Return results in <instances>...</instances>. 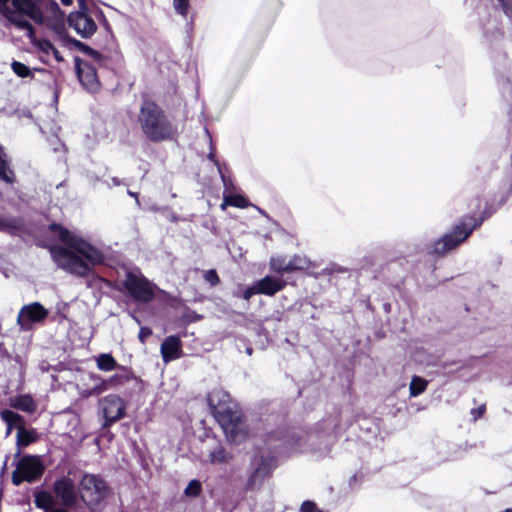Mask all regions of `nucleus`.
I'll return each mask as SVG.
<instances>
[{"label": "nucleus", "instance_id": "nucleus-17", "mask_svg": "<svg viewBox=\"0 0 512 512\" xmlns=\"http://www.w3.org/2000/svg\"><path fill=\"white\" fill-rule=\"evenodd\" d=\"M116 373L108 379L101 380V383L95 387L97 393H101L109 388L122 386L130 380L135 379L132 371L124 366H118Z\"/></svg>", "mask_w": 512, "mask_h": 512}, {"label": "nucleus", "instance_id": "nucleus-7", "mask_svg": "<svg viewBox=\"0 0 512 512\" xmlns=\"http://www.w3.org/2000/svg\"><path fill=\"white\" fill-rule=\"evenodd\" d=\"M478 225H480V223H478L475 218L470 216L464 217L450 233L444 235L433 244L431 252L439 256L444 255L465 241Z\"/></svg>", "mask_w": 512, "mask_h": 512}, {"label": "nucleus", "instance_id": "nucleus-18", "mask_svg": "<svg viewBox=\"0 0 512 512\" xmlns=\"http://www.w3.org/2000/svg\"><path fill=\"white\" fill-rule=\"evenodd\" d=\"M162 359L165 363L179 359L182 356V344L178 337L168 336L160 347Z\"/></svg>", "mask_w": 512, "mask_h": 512}, {"label": "nucleus", "instance_id": "nucleus-1", "mask_svg": "<svg viewBox=\"0 0 512 512\" xmlns=\"http://www.w3.org/2000/svg\"><path fill=\"white\" fill-rule=\"evenodd\" d=\"M0 13L7 22L26 32L32 45L42 53L41 58L53 55L57 62L63 57L47 39L37 38L28 19L45 26L58 35L65 28V15L54 0H0Z\"/></svg>", "mask_w": 512, "mask_h": 512}, {"label": "nucleus", "instance_id": "nucleus-40", "mask_svg": "<svg viewBox=\"0 0 512 512\" xmlns=\"http://www.w3.org/2000/svg\"><path fill=\"white\" fill-rule=\"evenodd\" d=\"M208 159L212 162H214V164L217 166V168L219 169V166H221V164L219 163V161L216 159V156H215V149L214 147L211 145L210 146V152L208 154Z\"/></svg>", "mask_w": 512, "mask_h": 512}, {"label": "nucleus", "instance_id": "nucleus-9", "mask_svg": "<svg viewBox=\"0 0 512 512\" xmlns=\"http://www.w3.org/2000/svg\"><path fill=\"white\" fill-rule=\"evenodd\" d=\"M44 472L38 456L25 455L19 459L16 464V469L12 473V483L19 486L24 481L33 482L39 478Z\"/></svg>", "mask_w": 512, "mask_h": 512}, {"label": "nucleus", "instance_id": "nucleus-3", "mask_svg": "<svg viewBox=\"0 0 512 512\" xmlns=\"http://www.w3.org/2000/svg\"><path fill=\"white\" fill-rule=\"evenodd\" d=\"M303 437L295 431H276L267 436L265 445L268 451L260 449L251 461V473L249 474L245 489L247 491L259 490L264 481L271 475L276 467L275 457L271 451L277 453H292L303 451Z\"/></svg>", "mask_w": 512, "mask_h": 512}, {"label": "nucleus", "instance_id": "nucleus-5", "mask_svg": "<svg viewBox=\"0 0 512 512\" xmlns=\"http://www.w3.org/2000/svg\"><path fill=\"white\" fill-rule=\"evenodd\" d=\"M138 119L143 134L151 142L171 140L176 134V126L165 112L152 101H145L142 104Z\"/></svg>", "mask_w": 512, "mask_h": 512}, {"label": "nucleus", "instance_id": "nucleus-13", "mask_svg": "<svg viewBox=\"0 0 512 512\" xmlns=\"http://www.w3.org/2000/svg\"><path fill=\"white\" fill-rule=\"evenodd\" d=\"M309 259L304 255H294L289 259L286 256H275L270 259V269L279 275L303 270L309 266Z\"/></svg>", "mask_w": 512, "mask_h": 512}, {"label": "nucleus", "instance_id": "nucleus-28", "mask_svg": "<svg viewBox=\"0 0 512 512\" xmlns=\"http://www.w3.org/2000/svg\"><path fill=\"white\" fill-rule=\"evenodd\" d=\"M202 492L201 482L197 479L191 480L184 489V495L187 497H198Z\"/></svg>", "mask_w": 512, "mask_h": 512}, {"label": "nucleus", "instance_id": "nucleus-37", "mask_svg": "<svg viewBox=\"0 0 512 512\" xmlns=\"http://www.w3.org/2000/svg\"><path fill=\"white\" fill-rule=\"evenodd\" d=\"M485 409V405H481L475 409H472L471 415L473 416V420L476 421L478 418H480L484 414Z\"/></svg>", "mask_w": 512, "mask_h": 512}, {"label": "nucleus", "instance_id": "nucleus-26", "mask_svg": "<svg viewBox=\"0 0 512 512\" xmlns=\"http://www.w3.org/2000/svg\"><path fill=\"white\" fill-rule=\"evenodd\" d=\"M249 203L242 195H224L223 203L221 208L225 209L226 206H234L238 208H246Z\"/></svg>", "mask_w": 512, "mask_h": 512}, {"label": "nucleus", "instance_id": "nucleus-8", "mask_svg": "<svg viewBox=\"0 0 512 512\" xmlns=\"http://www.w3.org/2000/svg\"><path fill=\"white\" fill-rule=\"evenodd\" d=\"M123 285L131 298L142 303L153 300L157 288L139 270L128 271Z\"/></svg>", "mask_w": 512, "mask_h": 512}, {"label": "nucleus", "instance_id": "nucleus-47", "mask_svg": "<svg viewBox=\"0 0 512 512\" xmlns=\"http://www.w3.org/2000/svg\"><path fill=\"white\" fill-rule=\"evenodd\" d=\"M77 1H78L79 5H81V6H82V5H83V2H84L85 0H77Z\"/></svg>", "mask_w": 512, "mask_h": 512}, {"label": "nucleus", "instance_id": "nucleus-24", "mask_svg": "<svg viewBox=\"0 0 512 512\" xmlns=\"http://www.w3.org/2000/svg\"><path fill=\"white\" fill-rule=\"evenodd\" d=\"M97 368L101 371L110 372L118 368L115 358L109 353L100 354L96 358Z\"/></svg>", "mask_w": 512, "mask_h": 512}, {"label": "nucleus", "instance_id": "nucleus-10", "mask_svg": "<svg viewBox=\"0 0 512 512\" xmlns=\"http://www.w3.org/2000/svg\"><path fill=\"white\" fill-rule=\"evenodd\" d=\"M99 409L104 418L103 426L108 427L125 416L126 404L120 396L110 394L99 400Z\"/></svg>", "mask_w": 512, "mask_h": 512}, {"label": "nucleus", "instance_id": "nucleus-2", "mask_svg": "<svg viewBox=\"0 0 512 512\" xmlns=\"http://www.w3.org/2000/svg\"><path fill=\"white\" fill-rule=\"evenodd\" d=\"M50 229L57 233L65 245L50 247L51 257L60 269L78 277H85L92 266L103 262V253L87 241L57 224L50 225Z\"/></svg>", "mask_w": 512, "mask_h": 512}, {"label": "nucleus", "instance_id": "nucleus-15", "mask_svg": "<svg viewBox=\"0 0 512 512\" xmlns=\"http://www.w3.org/2000/svg\"><path fill=\"white\" fill-rule=\"evenodd\" d=\"M233 460V453L221 442L212 438L207 443L206 463L211 465H227Z\"/></svg>", "mask_w": 512, "mask_h": 512}, {"label": "nucleus", "instance_id": "nucleus-32", "mask_svg": "<svg viewBox=\"0 0 512 512\" xmlns=\"http://www.w3.org/2000/svg\"><path fill=\"white\" fill-rule=\"evenodd\" d=\"M204 279L210 283L211 286H215L216 284L219 283V277H218V274L216 272V270L214 269H210V270H207L205 273H204Z\"/></svg>", "mask_w": 512, "mask_h": 512}, {"label": "nucleus", "instance_id": "nucleus-45", "mask_svg": "<svg viewBox=\"0 0 512 512\" xmlns=\"http://www.w3.org/2000/svg\"><path fill=\"white\" fill-rule=\"evenodd\" d=\"M252 351H253V350H252V348H251V347H248V348L246 349V353H247L248 355H251V354H252Z\"/></svg>", "mask_w": 512, "mask_h": 512}, {"label": "nucleus", "instance_id": "nucleus-44", "mask_svg": "<svg viewBox=\"0 0 512 512\" xmlns=\"http://www.w3.org/2000/svg\"><path fill=\"white\" fill-rule=\"evenodd\" d=\"M61 2L66 5V6H69L73 3V0H61Z\"/></svg>", "mask_w": 512, "mask_h": 512}, {"label": "nucleus", "instance_id": "nucleus-31", "mask_svg": "<svg viewBox=\"0 0 512 512\" xmlns=\"http://www.w3.org/2000/svg\"><path fill=\"white\" fill-rule=\"evenodd\" d=\"M174 8L177 13L185 16L188 11V0H173Z\"/></svg>", "mask_w": 512, "mask_h": 512}, {"label": "nucleus", "instance_id": "nucleus-42", "mask_svg": "<svg viewBox=\"0 0 512 512\" xmlns=\"http://www.w3.org/2000/svg\"><path fill=\"white\" fill-rule=\"evenodd\" d=\"M112 182L114 186H119L121 184V181L117 177H113Z\"/></svg>", "mask_w": 512, "mask_h": 512}, {"label": "nucleus", "instance_id": "nucleus-41", "mask_svg": "<svg viewBox=\"0 0 512 512\" xmlns=\"http://www.w3.org/2000/svg\"><path fill=\"white\" fill-rule=\"evenodd\" d=\"M12 422H5L7 428H6V436H9L12 432V430H14V427L13 425L11 424Z\"/></svg>", "mask_w": 512, "mask_h": 512}, {"label": "nucleus", "instance_id": "nucleus-43", "mask_svg": "<svg viewBox=\"0 0 512 512\" xmlns=\"http://www.w3.org/2000/svg\"><path fill=\"white\" fill-rule=\"evenodd\" d=\"M128 194H129L130 196H132V197H135V198H136V202H137V204H139L138 196H137V194H136V193H134V192H132V191H130V190H129V191H128Z\"/></svg>", "mask_w": 512, "mask_h": 512}, {"label": "nucleus", "instance_id": "nucleus-49", "mask_svg": "<svg viewBox=\"0 0 512 512\" xmlns=\"http://www.w3.org/2000/svg\"><path fill=\"white\" fill-rule=\"evenodd\" d=\"M505 512H512V509H507Z\"/></svg>", "mask_w": 512, "mask_h": 512}, {"label": "nucleus", "instance_id": "nucleus-19", "mask_svg": "<svg viewBox=\"0 0 512 512\" xmlns=\"http://www.w3.org/2000/svg\"><path fill=\"white\" fill-rule=\"evenodd\" d=\"M255 284L259 294L267 296L275 295L286 286V282L282 278L273 276H265L264 278L256 281Z\"/></svg>", "mask_w": 512, "mask_h": 512}, {"label": "nucleus", "instance_id": "nucleus-27", "mask_svg": "<svg viewBox=\"0 0 512 512\" xmlns=\"http://www.w3.org/2000/svg\"><path fill=\"white\" fill-rule=\"evenodd\" d=\"M19 220L11 215L0 214V231H11L19 227Z\"/></svg>", "mask_w": 512, "mask_h": 512}, {"label": "nucleus", "instance_id": "nucleus-33", "mask_svg": "<svg viewBox=\"0 0 512 512\" xmlns=\"http://www.w3.org/2000/svg\"><path fill=\"white\" fill-rule=\"evenodd\" d=\"M77 45H79L89 56H91L95 61H99L101 58V55L92 48L86 46L85 44L80 43L79 41L75 42Z\"/></svg>", "mask_w": 512, "mask_h": 512}, {"label": "nucleus", "instance_id": "nucleus-12", "mask_svg": "<svg viewBox=\"0 0 512 512\" xmlns=\"http://www.w3.org/2000/svg\"><path fill=\"white\" fill-rule=\"evenodd\" d=\"M79 7V11L69 14L68 23L78 35L83 38H88L95 33L97 25L91 14L87 11L85 1L83 5H79Z\"/></svg>", "mask_w": 512, "mask_h": 512}, {"label": "nucleus", "instance_id": "nucleus-39", "mask_svg": "<svg viewBox=\"0 0 512 512\" xmlns=\"http://www.w3.org/2000/svg\"><path fill=\"white\" fill-rule=\"evenodd\" d=\"M219 174H220V177L222 179V182H223V185L225 187L226 190H228L230 188V186L232 185V181L224 174V172L222 171V167L219 166Z\"/></svg>", "mask_w": 512, "mask_h": 512}, {"label": "nucleus", "instance_id": "nucleus-6", "mask_svg": "<svg viewBox=\"0 0 512 512\" xmlns=\"http://www.w3.org/2000/svg\"><path fill=\"white\" fill-rule=\"evenodd\" d=\"M78 492L80 500L90 510H95L107 497L109 488L101 476L85 473L79 482Z\"/></svg>", "mask_w": 512, "mask_h": 512}, {"label": "nucleus", "instance_id": "nucleus-46", "mask_svg": "<svg viewBox=\"0 0 512 512\" xmlns=\"http://www.w3.org/2000/svg\"><path fill=\"white\" fill-rule=\"evenodd\" d=\"M506 86H507V88H508L509 90H511V91H512V85H511L509 82H507V83H506Z\"/></svg>", "mask_w": 512, "mask_h": 512}, {"label": "nucleus", "instance_id": "nucleus-48", "mask_svg": "<svg viewBox=\"0 0 512 512\" xmlns=\"http://www.w3.org/2000/svg\"><path fill=\"white\" fill-rule=\"evenodd\" d=\"M337 271H339V272H343V271H344V269H343V268H338V269H337Z\"/></svg>", "mask_w": 512, "mask_h": 512}, {"label": "nucleus", "instance_id": "nucleus-22", "mask_svg": "<svg viewBox=\"0 0 512 512\" xmlns=\"http://www.w3.org/2000/svg\"><path fill=\"white\" fill-rule=\"evenodd\" d=\"M0 417L4 422H12L14 429L16 430V433L22 432V430H25L28 428L26 425V421L24 417L12 410L4 409L0 412Z\"/></svg>", "mask_w": 512, "mask_h": 512}, {"label": "nucleus", "instance_id": "nucleus-20", "mask_svg": "<svg viewBox=\"0 0 512 512\" xmlns=\"http://www.w3.org/2000/svg\"><path fill=\"white\" fill-rule=\"evenodd\" d=\"M40 439V433L33 428L28 427L25 430H22L20 433H16V453L15 458L20 457L22 450L36 442Z\"/></svg>", "mask_w": 512, "mask_h": 512}, {"label": "nucleus", "instance_id": "nucleus-4", "mask_svg": "<svg viewBox=\"0 0 512 512\" xmlns=\"http://www.w3.org/2000/svg\"><path fill=\"white\" fill-rule=\"evenodd\" d=\"M207 401L226 438L235 444L244 441L248 436L247 425L232 402L230 395L223 389L217 388L208 394Z\"/></svg>", "mask_w": 512, "mask_h": 512}, {"label": "nucleus", "instance_id": "nucleus-35", "mask_svg": "<svg viewBox=\"0 0 512 512\" xmlns=\"http://www.w3.org/2000/svg\"><path fill=\"white\" fill-rule=\"evenodd\" d=\"M255 294H259V291H257V286L254 283L253 286L248 287L243 291L242 296L245 300H249Z\"/></svg>", "mask_w": 512, "mask_h": 512}, {"label": "nucleus", "instance_id": "nucleus-36", "mask_svg": "<svg viewBox=\"0 0 512 512\" xmlns=\"http://www.w3.org/2000/svg\"><path fill=\"white\" fill-rule=\"evenodd\" d=\"M152 334V331L150 328H147V327H141L140 328V331H139V334H138V338L139 340L144 343L145 340Z\"/></svg>", "mask_w": 512, "mask_h": 512}, {"label": "nucleus", "instance_id": "nucleus-11", "mask_svg": "<svg viewBox=\"0 0 512 512\" xmlns=\"http://www.w3.org/2000/svg\"><path fill=\"white\" fill-rule=\"evenodd\" d=\"M49 311L39 302L24 305L17 316V324L22 331L33 329L34 325L43 323Z\"/></svg>", "mask_w": 512, "mask_h": 512}, {"label": "nucleus", "instance_id": "nucleus-25", "mask_svg": "<svg viewBox=\"0 0 512 512\" xmlns=\"http://www.w3.org/2000/svg\"><path fill=\"white\" fill-rule=\"evenodd\" d=\"M428 382L419 377L413 376L409 385V393L411 397H417L422 394L427 388Z\"/></svg>", "mask_w": 512, "mask_h": 512}, {"label": "nucleus", "instance_id": "nucleus-34", "mask_svg": "<svg viewBox=\"0 0 512 512\" xmlns=\"http://www.w3.org/2000/svg\"><path fill=\"white\" fill-rule=\"evenodd\" d=\"M300 511L301 512H321L317 506L315 505V503L311 502V501H305L302 503L301 505V508H300Z\"/></svg>", "mask_w": 512, "mask_h": 512}, {"label": "nucleus", "instance_id": "nucleus-16", "mask_svg": "<svg viewBox=\"0 0 512 512\" xmlns=\"http://www.w3.org/2000/svg\"><path fill=\"white\" fill-rule=\"evenodd\" d=\"M76 71L81 84L90 92L99 87L96 68L89 62L76 58Z\"/></svg>", "mask_w": 512, "mask_h": 512}, {"label": "nucleus", "instance_id": "nucleus-30", "mask_svg": "<svg viewBox=\"0 0 512 512\" xmlns=\"http://www.w3.org/2000/svg\"><path fill=\"white\" fill-rule=\"evenodd\" d=\"M35 505L41 509H49L52 506V498L46 492H40L35 497Z\"/></svg>", "mask_w": 512, "mask_h": 512}, {"label": "nucleus", "instance_id": "nucleus-38", "mask_svg": "<svg viewBox=\"0 0 512 512\" xmlns=\"http://www.w3.org/2000/svg\"><path fill=\"white\" fill-rule=\"evenodd\" d=\"M506 15L512 16V0H500Z\"/></svg>", "mask_w": 512, "mask_h": 512}, {"label": "nucleus", "instance_id": "nucleus-14", "mask_svg": "<svg viewBox=\"0 0 512 512\" xmlns=\"http://www.w3.org/2000/svg\"><path fill=\"white\" fill-rule=\"evenodd\" d=\"M54 491L62 504L68 508H74L78 505L80 496L76 490L75 483L71 478L63 477L54 483Z\"/></svg>", "mask_w": 512, "mask_h": 512}, {"label": "nucleus", "instance_id": "nucleus-29", "mask_svg": "<svg viewBox=\"0 0 512 512\" xmlns=\"http://www.w3.org/2000/svg\"><path fill=\"white\" fill-rule=\"evenodd\" d=\"M11 68H12L13 72L21 78L33 76V72L31 71V69L27 65H25L21 62L13 61L11 63Z\"/></svg>", "mask_w": 512, "mask_h": 512}, {"label": "nucleus", "instance_id": "nucleus-21", "mask_svg": "<svg viewBox=\"0 0 512 512\" xmlns=\"http://www.w3.org/2000/svg\"><path fill=\"white\" fill-rule=\"evenodd\" d=\"M10 406L26 413H34L37 409L36 401L28 394L18 395L11 398Z\"/></svg>", "mask_w": 512, "mask_h": 512}, {"label": "nucleus", "instance_id": "nucleus-23", "mask_svg": "<svg viewBox=\"0 0 512 512\" xmlns=\"http://www.w3.org/2000/svg\"><path fill=\"white\" fill-rule=\"evenodd\" d=\"M0 180L12 184L14 182V173L10 169L7 155L5 154L3 148L0 146Z\"/></svg>", "mask_w": 512, "mask_h": 512}]
</instances>
